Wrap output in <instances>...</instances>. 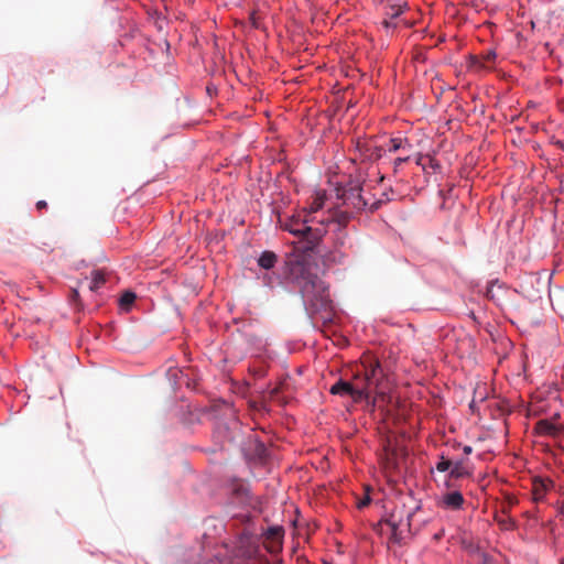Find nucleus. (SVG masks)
<instances>
[{"instance_id":"obj_1","label":"nucleus","mask_w":564,"mask_h":564,"mask_svg":"<svg viewBox=\"0 0 564 564\" xmlns=\"http://www.w3.org/2000/svg\"><path fill=\"white\" fill-rule=\"evenodd\" d=\"M312 264L305 259L288 263V278L300 289L306 310L319 313L330 307L328 286L313 272Z\"/></svg>"},{"instance_id":"obj_2","label":"nucleus","mask_w":564,"mask_h":564,"mask_svg":"<svg viewBox=\"0 0 564 564\" xmlns=\"http://www.w3.org/2000/svg\"><path fill=\"white\" fill-rule=\"evenodd\" d=\"M369 177V171L358 167L356 178L350 181L347 185L336 188L337 198L341 200L344 207L350 208L359 213L366 208L376 210L381 204V199L372 200L362 195L364 185Z\"/></svg>"},{"instance_id":"obj_3","label":"nucleus","mask_w":564,"mask_h":564,"mask_svg":"<svg viewBox=\"0 0 564 564\" xmlns=\"http://www.w3.org/2000/svg\"><path fill=\"white\" fill-rule=\"evenodd\" d=\"M329 392L335 395H349L354 402L358 403L361 401L369 402L373 389L370 387L369 380H366V375L359 366L352 381L339 379L330 387Z\"/></svg>"},{"instance_id":"obj_4","label":"nucleus","mask_w":564,"mask_h":564,"mask_svg":"<svg viewBox=\"0 0 564 564\" xmlns=\"http://www.w3.org/2000/svg\"><path fill=\"white\" fill-rule=\"evenodd\" d=\"M360 367L366 375V380H369L370 387H372L373 393L376 394L372 404L380 400L384 401L388 398L391 384L379 360L371 355H366L361 359Z\"/></svg>"},{"instance_id":"obj_5","label":"nucleus","mask_w":564,"mask_h":564,"mask_svg":"<svg viewBox=\"0 0 564 564\" xmlns=\"http://www.w3.org/2000/svg\"><path fill=\"white\" fill-rule=\"evenodd\" d=\"M384 153V149L378 145L373 140L368 139H357L355 144V155L351 159L354 163H359V167L362 170L369 171V176L371 174H376L378 176V183H381L384 180V176L380 173L379 170L375 171L373 166L366 167L364 166L367 163L377 162L382 158Z\"/></svg>"},{"instance_id":"obj_6","label":"nucleus","mask_w":564,"mask_h":564,"mask_svg":"<svg viewBox=\"0 0 564 564\" xmlns=\"http://www.w3.org/2000/svg\"><path fill=\"white\" fill-rule=\"evenodd\" d=\"M403 516V510L395 509L390 513L389 518L378 524L381 528V532L383 531V525L390 530V541L393 543H400L403 539L404 530L411 527L412 514L408 513L405 519Z\"/></svg>"},{"instance_id":"obj_7","label":"nucleus","mask_w":564,"mask_h":564,"mask_svg":"<svg viewBox=\"0 0 564 564\" xmlns=\"http://www.w3.org/2000/svg\"><path fill=\"white\" fill-rule=\"evenodd\" d=\"M325 234L326 229L323 224L318 227H312L306 224V229L300 237V242L303 243L302 250L305 252L314 251L318 247Z\"/></svg>"},{"instance_id":"obj_8","label":"nucleus","mask_w":564,"mask_h":564,"mask_svg":"<svg viewBox=\"0 0 564 564\" xmlns=\"http://www.w3.org/2000/svg\"><path fill=\"white\" fill-rule=\"evenodd\" d=\"M465 505V499L460 491L452 490L443 494L438 500L437 506L445 510H460Z\"/></svg>"},{"instance_id":"obj_9","label":"nucleus","mask_w":564,"mask_h":564,"mask_svg":"<svg viewBox=\"0 0 564 564\" xmlns=\"http://www.w3.org/2000/svg\"><path fill=\"white\" fill-rule=\"evenodd\" d=\"M534 431L540 436L558 437L564 432V426L555 424L549 420H540L534 426Z\"/></svg>"},{"instance_id":"obj_10","label":"nucleus","mask_w":564,"mask_h":564,"mask_svg":"<svg viewBox=\"0 0 564 564\" xmlns=\"http://www.w3.org/2000/svg\"><path fill=\"white\" fill-rule=\"evenodd\" d=\"M553 487V481L550 479L534 478L532 481V496L535 502L544 499L546 492Z\"/></svg>"},{"instance_id":"obj_11","label":"nucleus","mask_w":564,"mask_h":564,"mask_svg":"<svg viewBox=\"0 0 564 564\" xmlns=\"http://www.w3.org/2000/svg\"><path fill=\"white\" fill-rule=\"evenodd\" d=\"M347 234L344 229H338L337 238L335 240V250L325 256V260L329 262H341L345 254L339 251V248L344 247Z\"/></svg>"},{"instance_id":"obj_12","label":"nucleus","mask_w":564,"mask_h":564,"mask_svg":"<svg viewBox=\"0 0 564 564\" xmlns=\"http://www.w3.org/2000/svg\"><path fill=\"white\" fill-rule=\"evenodd\" d=\"M471 473L468 470L464 460H457L453 463L451 470L448 473V479L445 481V486L447 488L452 487V479H459L469 477Z\"/></svg>"},{"instance_id":"obj_13","label":"nucleus","mask_w":564,"mask_h":564,"mask_svg":"<svg viewBox=\"0 0 564 564\" xmlns=\"http://www.w3.org/2000/svg\"><path fill=\"white\" fill-rule=\"evenodd\" d=\"M311 221L308 218V215L305 216L303 220L300 219V217L293 216L290 218L285 224L283 225V228L291 232L294 236L301 237L303 231L306 229V224Z\"/></svg>"},{"instance_id":"obj_14","label":"nucleus","mask_w":564,"mask_h":564,"mask_svg":"<svg viewBox=\"0 0 564 564\" xmlns=\"http://www.w3.org/2000/svg\"><path fill=\"white\" fill-rule=\"evenodd\" d=\"M355 214L356 212L347 207L345 210L337 209L333 213L332 217L328 218V221H335L339 227L338 229H343Z\"/></svg>"},{"instance_id":"obj_15","label":"nucleus","mask_w":564,"mask_h":564,"mask_svg":"<svg viewBox=\"0 0 564 564\" xmlns=\"http://www.w3.org/2000/svg\"><path fill=\"white\" fill-rule=\"evenodd\" d=\"M284 534V530L282 527H271L267 532V539L271 540L275 545H273L270 551L274 552L281 549L282 538Z\"/></svg>"},{"instance_id":"obj_16","label":"nucleus","mask_w":564,"mask_h":564,"mask_svg":"<svg viewBox=\"0 0 564 564\" xmlns=\"http://www.w3.org/2000/svg\"><path fill=\"white\" fill-rule=\"evenodd\" d=\"M326 200V194L324 191H317L312 197V202L310 203L308 208L306 209L308 214H313L323 208Z\"/></svg>"},{"instance_id":"obj_17","label":"nucleus","mask_w":564,"mask_h":564,"mask_svg":"<svg viewBox=\"0 0 564 564\" xmlns=\"http://www.w3.org/2000/svg\"><path fill=\"white\" fill-rule=\"evenodd\" d=\"M276 262V256L272 251H264L258 259V264L263 269H271Z\"/></svg>"},{"instance_id":"obj_18","label":"nucleus","mask_w":564,"mask_h":564,"mask_svg":"<svg viewBox=\"0 0 564 564\" xmlns=\"http://www.w3.org/2000/svg\"><path fill=\"white\" fill-rule=\"evenodd\" d=\"M106 282L105 274L101 270H94L91 272V283L89 284L90 291H97Z\"/></svg>"},{"instance_id":"obj_19","label":"nucleus","mask_w":564,"mask_h":564,"mask_svg":"<svg viewBox=\"0 0 564 564\" xmlns=\"http://www.w3.org/2000/svg\"><path fill=\"white\" fill-rule=\"evenodd\" d=\"M391 148L389 149L390 152H397L398 150H404V149H411V144L406 139L402 138H393L390 140Z\"/></svg>"},{"instance_id":"obj_20","label":"nucleus","mask_w":564,"mask_h":564,"mask_svg":"<svg viewBox=\"0 0 564 564\" xmlns=\"http://www.w3.org/2000/svg\"><path fill=\"white\" fill-rule=\"evenodd\" d=\"M135 294L133 292H130V291H126L121 296H120V300H119V304L121 307L126 308V310H129L130 306L133 304V302L135 301Z\"/></svg>"},{"instance_id":"obj_21","label":"nucleus","mask_w":564,"mask_h":564,"mask_svg":"<svg viewBox=\"0 0 564 564\" xmlns=\"http://www.w3.org/2000/svg\"><path fill=\"white\" fill-rule=\"evenodd\" d=\"M404 6L401 4H391L387 8L384 15L390 19H397L403 13Z\"/></svg>"},{"instance_id":"obj_22","label":"nucleus","mask_w":564,"mask_h":564,"mask_svg":"<svg viewBox=\"0 0 564 564\" xmlns=\"http://www.w3.org/2000/svg\"><path fill=\"white\" fill-rule=\"evenodd\" d=\"M453 465V462L445 458L444 456L441 457L440 462L436 464V469L438 471H447V470H451V467Z\"/></svg>"},{"instance_id":"obj_23","label":"nucleus","mask_w":564,"mask_h":564,"mask_svg":"<svg viewBox=\"0 0 564 564\" xmlns=\"http://www.w3.org/2000/svg\"><path fill=\"white\" fill-rule=\"evenodd\" d=\"M381 26L388 32L390 29H394L397 24L394 23V19H390L384 15L383 20L381 21Z\"/></svg>"},{"instance_id":"obj_24","label":"nucleus","mask_w":564,"mask_h":564,"mask_svg":"<svg viewBox=\"0 0 564 564\" xmlns=\"http://www.w3.org/2000/svg\"><path fill=\"white\" fill-rule=\"evenodd\" d=\"M370 501H371L370 496L366 495L364 498L358 500L357 508L364 509L365 507H367L370 503Z\"/></svg>"},{"instance_id":"obj_25","label":"nucleus","mask_w":564,"mask_h":564,"mask_svg":"<svg viewBox=\"0 0 564 564\" xmlns=\"http://www.w3.org/2000/svg\"><path fill=\"white\" fill-rule=\"evenodd\" d=\"M496 52L490 50L482 55V58L486 63H491L496 59Z\"/></svg>"},{"instance_id":"obj_26","label":"nucleus","mask_w":564,"mask_h":564,"mask_svg":"<svg viewBox=\"0 0 564 564\" xmlns=\"http://www.w3.org/2000/svg\"><path fill=\"white\" fill-rule=\"evenodd\" d=\"M409 156H404V158H397L394 161H393V169L394 171L397 172L398 169L405 162L409 161Z\"/></svg>"},{"instance_id":"obj_27","label":"nucleus","mask_w":564,"mask_h":564,"mask_svg":"<svg viewBox=\"0 0 564 564\" xmlns=\"http://www.w3.org/2000/svg\"><path fill=\"white\" fill-rule=\"evenodd\" d=\"M486 296L489 300H495L494 285H490V286L487 288Z\"/></svg>"},{"instance_id":"obj_28","label":"nucleus","mask_w":564,"mask_h":564,"mask_svg":"<svg viewBox=\"0 0 564 564\" xmlns=\"http://www.w3.org/2000/svg\"><path fill=\"white\" fill-rule=\"evenodd\" d=\"M46 207H47V203H46L45 200H39V202L36 203V208H37L39 210L45 209Z\"/></svg>"},{"instance_id":"obj_29","label":"nucleus","mask_w":564,"mask_h":564,"mask_svg":"<svg viewBox=\"0 0 564 564\" xmlns=\"http://www.w3.org/2000/svg\"><path fill=\"white\" fill-rule=\"evenodd\" d=\"M463 452H464V454H465V455H469V454H471V453H473V447H471V446H469V445H465V446L463 447Z\"/></svg>"},{"instance_id":"obj_30","label":"nucleus","mask_w":564,"mask_h":564,"mask_svg":"<svg viewBox=\"0 0 564 564\" xmlns=\"http://www.w3.org/2000/svg\"><path fill=\"white\" fill-rule=\"evenodd\" d=\"M78 296H79L78 291H77L76 289H74V290L72 291V297H73V300H74V301H77Z\"/></svg>"},{"instance_id":"obj_31","label":"nucleus","mask_w":564,"mask_h":564,"mask_svg":"<svg viewBox=\"0 0 564 564\" xmlns=\"http://www.w3.org/2000/svg\"><path fill=\"white\" fill-rule=\"evenodd\" d=\"M431 166L433 169H436V167H438V164L436 162H434L433 160H431Z\"/></svg>"},{"instance_id":"obj_32","label":"nucleus","mask_w":564,"mask_h":564,"mask_svg":"<svg viewBox=\"0 0 564 564\" xmlns=\"http://www.w3.org/2000/svg\"><path fill=\"white\" fill-rule=\"evenodd\" d=\"M252 553H253V551H252V550H248V551H246V552L243 553V555L251 556V555H252Z\"/></svg>"}]
</instances>
